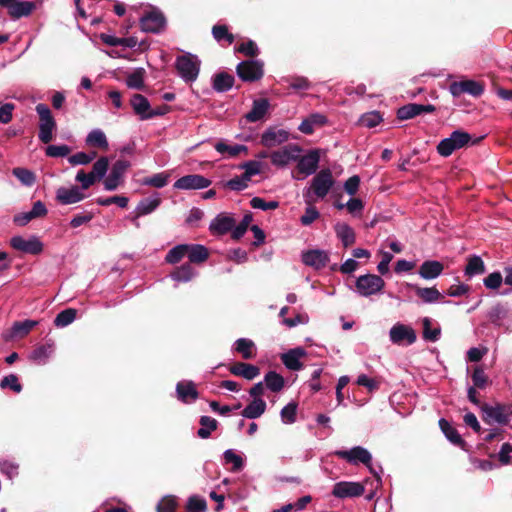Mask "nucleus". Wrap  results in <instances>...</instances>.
<instances>
[{
	"label": "nucleus",
	"mask_w": 512,
	"mask_h": 512,
	"mask_svg": "<svg viewBox=\"0 0 512 512\" xmlns=\"http://www.w3.org/2000/svg\"><path fill=\"white\" fill-rule=\"evenodd\" d=\"M196 275L195 270L189 264H184L178 267L171 274V278L176 282H188L192 280Z\"/></svg>",
	"instance_id": "45"
},
{
	"label": "nucleus",
	"mask_w": 512,
	"mask_h": 512,
	"mask_svg": "<svg viewBox=\"0 0 512 512\" xmlns=\"http://www.w3.org/2000/svg\"><path fill=\"white\" fill-rule=\"evenodd\" d=\"M230 372L236 376H241L247 380H253L260 374V370L258 367L247 364V363H237L230 368Z\"/></svg>",
	"instance_id": "34"
},
{
	"label": "nucleus",
	"mask_w": 512,
	"mask_h": 512,
	"mask_svg": "<svg viewBox=\"0 0 512 512\" xmlns=\"http://www.w3.org/2000/svg\"><path fill=\"white\" fill-rule=\"evenodd\" d=\"M384 286V280L375 274L361 275L355 282L356 292L363 297H369L380 293Z\"/></svg>",
	"instance_id": "3"
},
{
	"label": "nucleus",
	"mask_w": 512,
	"mask_h": 512,
	"mask_svg": "<svg viewBox=\"0 0 512 512\" xmlns=\"http://www.w3.org/2000/svg\"><path fill=\"white\" fill-rule=\"evenodd\" d=\"M449 91L454 97H459L465 93L477 97L483 93L484 88L480 83L474 80H464L453 82L449 87Z\"/></svg>",
	"instance_id": "14"
},
{
	"label": "nucleus",
	"mask_w": 512,
	"mask_h": 512,
	"mask_svg": "<svg viewBox=\"0 0 512 512\" xmlns=\"http://www.w3.org/2000/svg\"><path fill=\"white\" fill-rule=\"evenodd\" d=\"M76 318V310L69 308L61 311L55 318L54 324L57 327H66Z\"/></svg>",
	"instance_id": "55"
},
{
	"label": "nucleus",
	"mask_w": 512,
	"mask_h": 512,
	"mask_svg": "<svg viewBox=\"0 0 512 512\" xmlns=\"http://www.w3.org/2000/svg\"><path fill=\"white\" fill-rule=\"evenodd\" d=\"M102 40L110 46H123L127 48H134L138 44L135 37L119 38L112 35H102Z\"/></svg>",
	"instance_id": "43"
},
{
	"label": "nucleus",
	"mask_w": 512,
	"mask_h": 512,
	"mask_svg": "<svg viewBox=\"0 0 512 512\" xmlns=\"http://www.w3.org/2000/svg\"><path fill=\"white\" fill-rule=\"evenodd\" d=\"M224 461L226 464H232V471H239L244 466V460L241 455L235 453L232 449H227L224 454Z\"/></svg>",
	"instance_id": "54"
},
{
	"label": "nucleus",
	"mask_w": 512,
	"mask_h": 512,
	"mask_svg": "<svg viewBox=\"0 0 512 512\" xmlns=\"http://www.w3.org/2000/svg\"><path fill=\"white\" fill-rule=\"evenodd\" d=\"M439 426L446 438L455 445H462L464 442L457 430L445 419L439 420Z\"/></svg>",
	"instance_id": "41"
},
{
	"label": "nucleus",
	"mask_w": 512,
	"mask_h": 512,
	"mask_svg": "<svg viewBox=\"0 0 512 512\" xmlns=\"http://www.w3.org/2000/svg\"><path fill=\"white\" fill-rule=\"evenodd\" d=\"M306 355V352L302 348L291 349L288 352L282 354L281 359L283 364L290 370L298 371L302 368L300 359Z\"/></svg>",
	"instance_id": "28"
},
{
	"label": "nucleus",
	"mask_w": 512,
	"mask_h": 512,
	"mask_svg": "<svg viewBox=\"0 0 512 512\" xmlns=\"http://www.w3.org/2000/svg\"><path fill=\"white\" fill-rule=\"evenodd\" d=\"M334 454L352 465H358L359 463L364 464L368 467L370 472L377 477V480L380 481L379 474L374 470L371 464L372 455L366 448L362 446H354L349 450H337Z\"/></svg>",
	"instance_id": "2"
},
{
	"label": "nucleus",
	"mask_w": 512,
	"mask_h": 512,
	"mask_svg": "<svg viewBox=\"0 0 512 512\" xmlns=\"http://www.w3.org/2000/svg\"><path fill=\"white\" fill-rule=\"evenodd\" d=\"M176 68L184 81L192 82L196 80L199 74L200 61L195 55H182L176 60Z\"/></svg>",
	"instance_id": "4"
},
{
	"label": "nucleus",
	"mask_w": 512,
	"mask_h": 512,
	"mask_svg": "<svg viewBox=\"0 0 512 512\" xmlns=\"http://www.w3.org/2000/svg\"><path fill=\"white\" fill-rule=\"evenodd\" d=\"M109 168V160L107 157H100L94 164L91 171V174L95 177L96 180L102 179Z\"/></svg>",
	"instance_id": "57"
},
{
	"label": "nucleus",
	"mask_w": 512,
	"mask_h": 512,
	"mask_svg": "<svg viewBox=\"0 0 512 512\" xmlns=\"http://www.w3.org/2000/svg\"><path fill=\"white\" fill-rule=\"evenodd\" d=\"M269 108L267 99H257L253 101L252 109L245 115L248 122H257L264 118Z\"/></svg>",
	"instance_id": "31"
},
{
	"label": "nucleus",
	"mask_w": 512,
	"mask_h": 512,
	"mask_svg": "<svg viewBox=\"0 0 512 512\" xmlns=\"http://www.w3.org/2000/svg\"><path fill=\"white\" fill-rule=\"evenodd\" d=\"M233 347L244 359H253L256 356V345L251 339L239 338Z\"/></svg>",
	"instance_id": "33"
},
{
	"label": "nucleus",
	"mask_w": 512,
	"mask_h": 512,
	"mask_svg": "<svg viewBox=\"0 0 512 512\" xmlns=\"http://www.w3.org/2000/svg\"><path fill=\"white\" fill-rule=\"evenodd\" d=\"M233 83V76L227 73H219L214 77L213 88L218 92H225L232 88Z\"/></svg>",
	"instance_id": "47"
},
{
	"label": "nucleus",
	"mask_w": 512,
	"mask_h": 512,
	"mask_svg": "<svg viewBox=\"0 0 512 512\" xmlns=\"http://www.w3.org/2000/svg\"><path fill=\"white\" fill-rule=\"evenodd\" d=\"M53 353L54 344L46 343L36 347L30 354V359L38 364H45Z\"/></svg>",
	"instance_id": "36"
},
{
	"label": "nucleus",
	"mask_w": 512,
	"mask_h": 512,
	"mask_svg": "<svg viewBox=\"0 0 512 512\" xmlns=\"http://www.w3.org/2000/svg\"><path fill=\"white\" fill-rule=\"evenodd\" d=\"M85 194L77 187H60L56 191V200L62 205L75 204L82 201Z\"/></svg>",
	"instance_id": "18"
},
{
	"label": "nucleus",
	"mask_w": 512,
	"mask_h": 512,
	"mask_svg": "<svg viewBox=\"0 0 512 512\" xmlns=\"http://www.w3.org/2000/svg\"><path fill=\"white\" fill-rule=\"evenodd\" d=\"M36 112L39 115V139L43 143H49L53 138V131L56 128V122L50 109L45 104H38Z\"/></svg>",
	"instance_id": "5"
},
{
	"label": "nucleus",
	"mask_w": 512,
	"mask_h": 512,
	"mask_svg": "<svg viewBox=\"0 0 512 512\" xmlns=\"http://www.w3.org/2000/svg\"><path fill=\"white\" fill-rule=\"evenodd\" d=\"M423 324V338L427 341L436 342L440 338L441 328L436 325L432 327V319L425 317L422 320Z\"/></svg>",
	"instance_id": "40"
},
{
	"label": "nucleus",
	"mask_w": 512,
	"mask_h": 512,
	"mask_svg": "<svg viewBox=\"0 0 512 512\" xmlns=\"http://www.w3.org/2000/svg\"><path fill=\"white\" fill-rule=\"evenodd\" d=\"M200 424L201 428L198 430L197 434L202 439L208 438L211 432L217 428V421L209 416H202Z\"/></svg>",
	"instance_id": "50"
},
{
	"label": "nucleus",
	"mask_w": 512,
	"mask_h": 512,
	"mask_svg": "<svg viewBox=\"0 0 512 512\" xmlns=\"http://www.w3.org/2000/svg\"><path fill=\"white\" fill-rule=\"evenodd\" d=\"M85 144L90 148H98L103 151H107L109 148L107 136L100 128H94L87 134Z\"/></svg>",
	"instance_id": "24"
},
{
	"label": "nucleus",
	"mask_w": 512,
	"mask_h": 512,
	"mask_svg": "<svg viewBox=\"0 0 512 512\" xmlns=\"http://www.w3.org/2000/svg\"><path fill=\"white\" fill-rule=\"evenodd\" d=\"M210 185L211 181L208 178L199 174H190L179 178L173 186L178 190H199Z\"/></svg>",
	"instance_id": "11"
},
{
	"label": "nucleus",
	"mask_w": 512,
	"mask_h": 512,
	"mask_svg": "<svg viewBox=\"0 0 512 512\" xmlns=\"http://www.w3.org/2000/svg\"><path fill=\"white\" fill-rule=\"evenodd\" d=\"M301 149L294 144L286 145L271 153L270 158L273 165L285 167L300 157Z\"/></svg>",
	"instance_id": "8"
},
{
	"label": "nucleus",
	"mask_w": 512,
	"mask_h": 512,
	"mask_svg": "<svg viewBox=\"0 0 512 512\" xmlns=\"http://www.w3.org/2000/svg\"><path fill=\"white\" fill-rule=\"evenodd\" d=\"M250 205L254 209H260L263 211L266 210H274L278 208L279 202L278 201H265L263 198L260 197H254L250 201Z\"/></svg>",
	"instance_id": "62"
},
{
	"label": "nucleus",
	"mask_w": 512,
	"mask_h": 512,
	"mask_svg": "<svg viewBox=\"0 0 512 512\" xmlns=\"http://www.w3.org/2000/svg\"><path fill=\"white\" fill-rule=\"evenodd\" d=\"M36 8L34 2L31 1H17L9 10V15L14 19H19L30 15Z\"/></svg>",
	"instance_id": "35"
},
{
	"label": "nucleus",
	"mask_w": 512,
	"mask_h": 512,
	"mask_svg": "<svg viewBox=\"0 0 512 512\" xmlns=\"http://www.w3.org/2000/svg\"><path fill=\"white\" fill-rule=\"evenodd\" d=\"M188 244H179L168 251L165 261L169 264H176L187 256Z\"/></svg>",
	"instance_id": "48"
},
{
	"label": "nucleus",
	"mask_w": 512,
	"mask_h": 512,
	"mask_svg": "<svg viewBox=\"0 0 512 512\" xmlns=\"http://www.w3.org/2000/svg\"><path fill=\"white\" fill-rule=\"evenodd\" d=\"M334 231L337 238L342 242L344 247L353 245L356 241V234L353 228L345 222H337L334 225Z\"/></svg>",
	"instance_id": "27"
},
{
	"label": "nucleus",
	"mask_w": 512,
	"mask_h": 512,
	"mask_svg": "<svg viewBox=\"0 0 512 512\" xmlns=\"http://www.w3.org/2000/svg\"><path fill=\"white\" fill-rule=\"evenodd\" d=\"M483 412L485 415V420L488 423L504 425L507 424L510 420V410L502 405H485L483 407Z\"/></svg>",
	"instance_id": "16"
},
{
	"label": "nucleus",
	"mask_w": 512,
	"mask_h": 512,
	"mask_svg": "<svg viewBox=\"0 0 512 512\" xmlns=\"http://www.w3.org/2000/svg\"><path fill=\"white\" fill-rule=\"evenodd\" d=\"M266 402L262 398L253 399L241 412V415L247 419H256L266 411Z\"/></svg>",
	"instance_id": "32"
},
{
	"label": "nucleus",
	"mask_w": 512,
	"mask_h": 512,
	"mask_svg": "<svg viewBox=\"0 0 512 512\" xmlns=\"http://www.w3.org/2000/svg\"><path fill=\"white\" fill-rule=\"evenodd\" d=\"M364 487L357 482H338L334 485L332 494L337 498L360 496Z\"/></svg>",
	"instance_id": "19"
},
{
	"label": "nucleus",
	"mask_w": 512,
	"mask_h": 512,
	"mask_svg": "<svg viewBox=\"0 0 512 512\" xmlns=\"http://www.w3.org/2000/svg\"><path fill=\"white\" fill-rule=\"evenodd\" d=\"M289 138L287 131L283 129L269 128L261 136V143L266 147H274L286 142Z\"/></svg>",
	"instance_id": "21"
},
{
	"label": "nucleus",
	"mask_w": 512,
	"mask_h": 512,
	"mask_svg": "<svg viewBox=\"0 0 512 512\" xmlns=\"http://www.w3.org/2000/svg\"><path fill=\"white\" fill-rule=\"evenodd\" d=\"M160 202V198L157 196L143 199L136 207L137 215L143 216L152 213L160 205Z\"/></svg>",
	"instance_id": "46"
},
{
	"label": "nucleus",
	"mask_w": 512,
	"mask_h": 512,
	"mask_svg": "<svg viewBox=\"0 0 512 512\" xmlns=\"http://www.w3.org/2000/svg\"><path fill=\"white\" fill-rule=\"evenodd\" d=\"M444 270V265L437 260L424 261L419 268V275L425 280H433L439 277Z\"/></svg>",
	"instance_id": "25"
},
{
	"label": "nucleus",
	"mask_w": 512,
	"mask_h": 512,
	"mask_svg": "<svg viewBox=\"0 0 512 512\" xmlns=\"http://www.w3.org/2000/svg\"><path fill=\"white\" fill-rule=\"evenodd\" d=\"M130 164L126 160H118L116 161L111 169L110 174L104 180V189L106 191H114L116 190L122 183L124 179L125 172L129 168Z\"/></svg>",
	"instance_id": "10"
},
{
	"label": "nucleus",
	"mask_w": 512,
	"mask_h": 512,
	"mask_svg": "<svg viewBox=\"0 0 512 512\" xmlns=\"http://www.w3.org/2000/svg\"><path fill=\"white\" fill-rule=\"evenodd\" d=\"M235 220L230 215L221 213L217 215L210 223L209 229L213 234H225L232 230Z\"/></svg>",
	"instance_id": "23"
},
{
	"label": "nucleus",
	"mask_w": 512,
	"mask_h": 512,
	"mask_svg": "<svg viewBox=\"0 0 512 512\" xmlns=\"http://www.w3.org/2000/svg\"><path fill=\"white\" fill-rule=\"evenodd\" d=\"M237 74L244 81H255L263 75V65L259 61H243L237 66Z\"/></svg>",
	"instance_id": "13"
},
{
	"label": "nucleus",
	"mask_w": 512,
	"mask_h": 512,
	"mask_svg": "<svg viewBox=\"0 0 512 512\" xmlns=\"http://www.w3.org/2000/svg\"><path fill=\"white\" fill-rule=\"evenodd\" d=\"M485 272V264L481 257L479 256H471L468 259V263L465 268V275L469 278L474 277L476 275H481Z\"/></svg>",
	"instance_id": "39"
},
{
	"label": "nucleus",
	"mask_w": 512,
	"mask_h": 512,
	"mask_svg": "<svg viewBox=\"0 0 512 512\" xmlns=\"http://www.w3.org/2000/svg\"><path fill=\"white\" fill-rule=\"evenodd\" d=\"M240 169L244 170V179L251 180L253 176H256L262 171V163L255 160L247 161L239 166Z\"/></svg>",
	"instance_id": "51"
},
{
	"label": "nucleus",
	"mask_w": 512,
	"mask_h": 512,
	"mask_svg": "<svg viewBox=\"0 0 512 512\" xmlns=\"http://www.w3.org/2000/svg\"><path fill=\"white\" fill-rule=\"evenodd\" d=\"M176 393L178 399L184 403L193 402L198 397V392L192 381H180L176 385Z\"/></svg>",
	"instance_id": "29"
},
{
	"label": "nucleus",
	"mask_w": 512,
	"mask_h": 512,
	"mask_svg": "<svg viewBox=\"0 0 512 512\" xmlns=\"http://www.w3.org/2000/svg\"><path fill=\"white\" fill-rule=\"evenodd\" d=\"M209 256L205 246L199 244H188L187 257L192 263H202Z\"/></svg>",
	"instance_id": "38"
},
{
	"label": "nucleus",
	"mask_w": 512,
	"mask_h": 512,
	"mask_svg": "<svg viewBox=\"0 0 512 512\" xmlns=\"http://www.w3.org/2000/svg\"><path fill=\"white\" fill-rule=\"evenodd\" d=\"M12 173L25 186L30 187L35 183V175L28 169L15 168Z\"/></svg>",
	"instance_id": "56"
},
{
	"label": "nucleus",
	"mask_w": 512,
	"mask_h": 512,
	"mask_svg": "<svg viewBox=\"0 0 512 512\" xmlns=\"http://www.w3.org/2000/svg\"><path fill=\"white\" fill-rule=\"evenodd\" d=\"M434 109L435 108L432 105L411 103L399 108L397 111V117L401 120H407L422 113L433 112Z\"/></svg>",
	"instance_id": "22"
},
{
	"label": "nucleus",
	"mask_w": 512,
	"mask_h": 512,
	"mask_svg": "<svg viewBox=\"0 0 512 512\" xmlns=\"http://www.w3.org/2000/svg\"><path fill=\"white\" fill-rule=\"evenodd\" d=\"M305 202L308 206L305 209L304 214L300 218V222L303 226H309L320 217V213L316 207L312 206L313 199L310 198L309 192L305 194Z\"/></svg>",
	"instance_id": "37"
},
{
	"label": "nucleus",
	"mask_w": 512,
	"mask_h": 512,
	"mask_svg": "<svg viewBox=\"0 0 512 512\" xmlns=\"http://www.w3.org/2000/svg\"><path fill=\"white\" fill-rule=\"evenodd\" d=\"M126 84L129 88L141 89L144 86V71L142 69L136 70L126 79Z\"/></svg>",
	"instance_id": "60"
},
{
	"label": "nucleus",
	"mask_w": 512,
	"mask_h": 512,
	"mask_svg": "<svg viewBox=\"0 0 512 512\" xmlns=\"http://www.w3.org/2000/svg\"><path fill=\"white\" fill-rule=\"evenodd\" d=\"M302 262L314 269H321L326 266L329 261V255L321 249L307 250L302 253Z\"/></svg>",
	"instance_id": "17"
},
{
	"label": "nucleus",
	"mask_w": 512,
	"mask_h": 512,
	"mask_svg": "<svg viewBox=\"0 0 512 512\" xmlns=\"http://www.w3.org/2000/svg\"><path fill=\"white\" fill-rule=\"evenodd\" d=\"M131 106L141 120H147L154 116L162 115L160 110H152L149 101L141 94H135L131 98Z\"/></svg>",
	"instance_id": "12"
},
{
	"label": "nucleus",
	"mask_w": 512,
	"mask_h": 512,
	"mask_svg": "<svg viewBox=\"0 0 512 512\" xmlns=\"http://www.w3.org/2000/svg\"><path fill=\"white\" fill-rule=\"evenodd\" d=\"M415 290L416 295L427 304L439 302L443 298V294L436 287H419L409 285Z\"/></svg>",
	"instance_id": "30"
},
{
	"label": "nucleus",
	"mask_w": 512,
	"mask_h": 512,
	"mask_svg": "<svg viewBox=\"0 0 512 512\" xmlns=\"http://www.w3.org/2000/svg\"><path fill=\"white\" fill-rule=\"evenodd\" d=\"M264 382H265L266 387L269 390H271L272 392L281 391L285 384L284 378L280 374H278L274 371H269L265 375Z\"/></svg>",
	"instance_id": "44"
},
{
	"label": "nucleus",
	"mask_w": 512,
	"mask_h": 512,
	"mask_svg": "<svg viewBox=\"0 0 512 512\" xmlns=\"http://www.w3.org/2000/svg\"><path fill=\"white\" fill-rule=\"evenodd\" d=\"M334 184L332 173L329 169L321 170L311 182V187L307 191L313 193L317 198L323 199Z\"/></svg>",
	"instance_id": "6"
},
{
	"label": "nucleus",
	"mask_w": 512,
	"mask_h": 512,
	"mask_svg": "<svg viewBox=\"0 0 512 512\" xmlns=\"http://www.w3.org/2000/svg\"><path fill=\"white\" fill-rule=\"evenodd\" d=\"M96 152H92L90 154L85 152H78L73 155H71L68 158V162L75 166V165H87L90 162H92L96 158Z\"/></svg>",
	"instance_id": "58"
},
{
	"label": "nucleus",
	"mask_w": 512,
	"mask_h": 512,
	"mask_svg": "<svg viewBox=\"0 0 512 512\" xmlns=\"http://www.w3.org/2000/svg\"><path fill=\"white\" fill-rule=\"evenodd\" d=\"M297 407L296 402H290L281 409L280 417L284 424H293L296 422Z\"/></svg>",
	"instance_id": "52"
},
{
	"label": "nucleus",
	"mask_w": 512,
	"mask_h": 512,
	"mask_svg": "<svg viewBox=\"0 0 512 512\" xmlns=\"http://www.w3.org/2000/svg\"><path fill=\"white\" fill-rule=\"evenodd\" d=\"M141 29L145 32L158 33L165 26V18L158 10H152L140 19Z\"/></svg>",
	"instance_id": "15"
},
{
	"label": "nucleus",
	"mask_w": 512,
	"mask_h": 512,
	"mask_svg": "<svg viewBox=\"0 0 512 512\" xmlns=\"http://www.w3.org/2000/svg\"><path fill=\"white\" fill-rule=\"evenodd\" d=\"M212 34L217 41L226 40L231 44L234 40L233 35L228 32V29L224 25H216L212 29Z\"/></svg>",
	"instance_id": "64"
},
{
	"label": "nucleus",
	"mask_w": 512,
	"mask_h": 512,
	"mask_svg": "<svg viewBox=\"0 0 512 512\" xmlns=\"http://www.w3.org/2000/svg\"><path fill=\"white\" fill-rule=\"evenodd\" d=\"M11 246L20 252L37 255L43 251V243L37 236L24 238L22 236H14L10 240Z\"/></svg>",
	"instance_id": "9"
},
{
	"label": "nucleus",
	"mask_w": 512,
	"mask_h": 512,
	"mask_svg": "<svg viewBox=\"0 0 512 512\" xmlns=\"http://www.w3.org/2000/svg\"><path fill=\"white\" fill-rule=\"evenodd\" d=\"M186 507L189 512H204L207 508V504L203 497L193 495L189 497Z\"/></svg>",
	"instance_id": "59"
},
{
	"label": "nucleus",
	"mask_w": 512,
	"mask_h": 512,
	"mask_svg": "<svg viewBox=\"0 0 512 512\" xmlns=\"http://www.w3.org/2000/svg\"><path fill=\"white\" fill-rule=\"evenodd\" d=\"M298 159V171L305 176H308L316 172L320 160V155L317 151H310L308 154Z\"/></svg>",
	"instance_id": "20"
},
{
	"label": "nucleus",
	"mask_w": 512,
	"mask_h": 512,
	"mask_svg": "<svg viewBox=\"0 0 512 512\" xmlns=\"http://www.w3.org/2000/svg\"><path fill=\"white\" fill-rule=\"evenodd\" d=\"M214 147L217 152H219L220 154L227 153L229 157H235L242 152L246 153L248 151V148L245 145H242V144L228 145L222 141L217 142Z\"/></svg>",
	"instance_id": "42"
},
{
	"label": "nucleus",
	"mask_w": 512,
	"mask_h": 512,
	"mask_svg": "<svg viewBox=\"0 0 512 512\" xmlns=\"http://www.w3.org/2000/svg\"><path fill=\"white\" fill-rule=\"evenodd\" d=\"M389 339L395 345H411L416 341L417 336L411 326L397 322L389 330Z\"/></svg>",
	"instance_id": "7"
},
{
	"label": "nucleus",
	"mask_w": 512,
	"mask_h": 512,
	"mask_svg": "<svg viewBox=\"0 0 512 512\" xmlns=\"http://www.w3.org/2000/svg\"><path fill=\"white\" fill-rule=\"evenodd\" d=\"M383 118L378 111H371L364 113L360 119L359 123L367 128H373L379 125L382 122Z\"/></svg>",
	"instance_id": "53"
},
{
	"label": "nucleus",
	"mask_w": 512,
	"mask_h": 512,
	"mask_svg": "<svg viewBox=\"0 0 512 512\" xmlns=\"http://www.w3.org/2000/svg\"><path fill=\"white\" fill-rule=\"evenodd\" d=\"M36 325L37 322L33 320L15 322L11 330L12 337L22 338L27 335Z\"/></svg>",
	"instance_id": "49"
},
{
	"label": "nucleus",
	"mask_w": 512,
	"mask_h": 512,
	"mask_svg": "<svg viewBox=\"0 0 512 512\" xmlns=\"http://www.w3.org/2000/svg\"><path fill=\"white\" fill-rule=\"evenodd\" d=\"M177 500L174 496L167 495L157 505V512H175Z\"/></svg>",
	"instance_id": "63"
},
{
	"label": "nucleus",
	"mask_w": 512,
	"mask_h": 512,
	"mask_svg": "<svg viewBox=\"0 0 512 512\" xmlns=\"http://www.w3.org/2000/svg\"><path fill=\"white\" fill-rule=\"evenodd\" d=\"M471 140L472 137L469 133L462 130H455L449 137L439 142L437 151L441 156L448 157L454 151L468 146Z\"/></svg>",
	"instance_id": "1"
},
{
	"label": "nucleus",
	"mask_w": 512,
	"mask_h": 512,
	"mask_svg": "<svg viewBox=\"0 0 512 512\" xmlns=\"http://www.w3.org/2000/svg\"><path fill=\"white\" fill-rule=\"evenodd\" d=\"M0 387L2 389L9 388L16 393H19L22 390V386L19 383L18 377L15 374H10V375L5 376L0 381Z\"/></svg>",
	"instance_id": "61"
},
{
	"label": "nucleus",
	"mask_w": 512,
	"mask_h": 512,
	"mask_svg": "<svg viewBox=\"0 0 512 512\" xmlns=\"http://www.w3.org/2000/svg\"><path fill=\"white\" fill-rule=\"evenodd\" d=\"M327 123V118L325 115L321 113H312L307 118H305L298 129L300 132L304 134H312L316 128H320Z\"/></svg>",
	"instance_id": "26"
}]
</instances>
